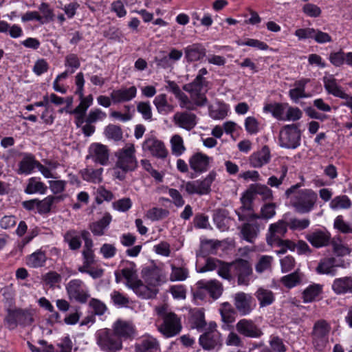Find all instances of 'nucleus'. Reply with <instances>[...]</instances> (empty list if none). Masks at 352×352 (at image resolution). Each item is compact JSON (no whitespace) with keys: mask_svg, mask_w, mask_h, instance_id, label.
Instances as JSON below:
<instances>
[{"mask_svg":"<svg viewBox=\"0 0 352 352\" xmlns=\"http://www.w3.org/2000/svg\"><path fill=\"white\" fill-rule=\"evenodd\" d=\"M74 83L76 87L74 93L80 100L79 104L72 111L75 116L74 122L78 128H81L82 132H95L96 123L103 121L107 118V113L99 108H95L86 115L87 109L93 104L94 98L91 94L84 96L85 80L82 72L76 74Z\"/></svg>","mask_w":352,"mask_h":352,"instance_id":"nucleus-1","label":"nucleus"},{"mask_svg":"<svg viewBox=\"0 0 352 352\" xmlns=\"http://www.w3.org/2000/svg\"><path fill=\"white\" fill-rule=\"evenodd\" d=\"M116 161L113 168V176L119 180L125 179L129 172L135 170L138 167L135 149L133 144H126L115 153Z\"/></svg>","mask_w":352,"mask_h":352,"instance_id":"nucleus-2","label":"nucleus"},{"mask_svg":"<svg viewBox=\"0 0 352 352\" xmlns=\"http://www.w3.org/2000/svg\"><path fill=\"white\" fill-rule=\"evenodd\" d=\"M299 186V184L291 186L286 190L285 195L289 197L290 195L295 193L291 199L292 206L298 213H308L314 208L318 195L316 192L311 189H302L295 192Z\"/></svg>","mask_w":352,"mask_h":352,"instance_id":"nucleus-3","label":"nucleus"},{"mask_svg":"<svg viewBox=\"0 0 352 352\" xmlns=\"http://www.w3.org/2000/svg\"><path fill=\"white\" fill-rule=\"evenodd\" d=\"M206 74V68L200 69L195 80L184 86V89L190 93L192 100L199 107L204 106L207 103L206 96L202 93L204 87H206V80L204 77Z\"/></svg>","mask_w":352,"mask_h":352,"instance_id":"nucleus-4","label":"nucleus"},{"mask_svg":"<svg viewBox=\"0 0 352 352\" xmlns=\"http://www.w3.org/2000/svg\"><path fill=\"white\" fill-rule=\"evenodd\" d=\"M157 314L162 318L163 324L158 328L159 331L167 338L178 334L181 329L179 319L173 312H169L166 306L156 308Z\"/></svg>","mask_w":352,"mask_h":352,"instance_id":"nucleus-5","label":"nucleus"},{"mask_svg":"<svg viewBox=\"0 0 352 352\" xmlns=\"http://www.w3.org/2000/svg\"><path fill=\"white\" fill-rule=\"evenodd\" d=\"M96 343L104 352H118L122 349V340L108 329L96 333Z\"/></svg>","mask_w":352,"mask_h":352,"instance_id":"nucleus-6","label":"nucleus"},{"mask_svg":"<svg viewBox=\"0 0 352 352\" xmlns=\"http://www.w3.org/2000/svg\"><path fill=\"white\" fill-rule=\"evenodd\" d=\"M34 312L27 309H9L5 321L10 329H15L18 325L26 327L34 321Z\"/></svg>","mask_w":352,"mask_h":352,"instance_id":"nucleus-7","label":"nucleus"},{"mask_svg":"<svg viewBox=\"0 0 352 352\" xmlns=\"http://www.w3.org/2000/svg\"><path fill=\"white\" fill-rule=\"evenodd\" d=\"M331 325L326 320H317L313 327L311 332L312 343L317 350H322L329 342Z\"/></svg>","mask_w":352,"mask_h":352,"instance_id":"nucleus-8","label":"nucleus"},{"mask_svg":"<svg viewBox=\"0 0 352 352\" xmlns=\"http://www.w3.org/2000/svg\"><path fill=\"white\" fill-rule=\"evenodd\" d=\"M216 178V173L210 172L203 180H195L192 182H183L181 186L189 195L197 194L204 195L208 194L210 190V186Z\"/></svg>","mask_w":352,"mask_h":352,"instance_id":"nucleus-9","label":"nucleus"},{"mask_svg":"<svg viewBox=\"0 0 352 352\" xmlns=\"http://www.w3.org/2000/svg\"><path fill=\"white\" fill-rule=\"evenodd\" d=\"M66 291L69 298L84 304L89 298V294L85 283L80 279H72L66 285Z\"/></svg>","mask_w":352,"mask_h":352,"instance_id":"nucleus-10","label":"nucleus"},{"mask_svg":"<svg viewBox=\"0 0 352 352\" xmlns=\"http://www.w3.org/2000/svg\"><path fill=\"white\" fill-rule=\"evenodd\" d=\"M241 199L242 206L236 211L239 220L243 221L259 218V216L254 214L252 210V192L246 191Z\"/></svg>","mask_w":352,"mask_h":352,"instance_id":"nucleus-11","label":"nucleus"},{"mask_svg":"<svg viewBox=\"0 0 352 352\" xmlns=\"http://www.w3.org/2000/svg\"><path fill=\"white\" fill-rule=\"evenodd\" d=\"M235 274L238 278V284L248 285L252 274V268L250 263L244 259H238L232 262Z\"/></svg>","mask_w":352,"mask_h":352,"instance_id":"nucleus-12","label":"nucleus"},{"mask_svg":"<svg viewBox=\"0 0 352 352\" xmlns=\"http://www.w3.org/2000/svg\"><path fill=\"white\" fill-rule=\"evenodd\" d=\"M288 227V222L284 220H279L274 223H272L269 227L267 234V243L273 246L277 243H280V239L282 236H285Z\"/></svg>","mask_w":352,"mask_h":352,"instance_id":"nucleus-13","label":"nucleus"},{"mask_svg":"<svg viewBox=\"0 0 352 352\" xmlns=\"http://www.w3.org/2000/svg\"><path fill=\"white\" fill-rule=\"evenodd\" d=\"M112 331L122 340L131 339L135 334V328L131 322L123 320H116L112 325Z\"/></svg>","mask_w":352,"mask_h":352,"instance_id":"nucleus-14","label":"nucleus"},{"mask_svg":"<svg viewBox=\"0 0 352 352\" xmlns=\"http://www.w3.org/2000/svg\"><path fill=\"white\" fill-rule=\"evenodd\" d=\"M237 332L245 337L258 338L263 335L261 329L251 320L241 319L236 324Z\"/></svg>","mask_w":352,"mask_h":352,"instance_id":"nucleus-15","label":"nucleus"},{"mask_svg":"<svg viewBox=\"0 0 352 352\" xmlns=\"http://www.w3.org/2000/svg\"><path fill=\"white\" fill-rule=\"evenodd\" d=\"M87 157L101 165H107L109 160V151L105 145L100 143H93L89 148Z\"/></svg>","mask_w":352,"mask_h":352,"instance_id":"nucleus-16","label":"nucleus"},{"mask_svg":"<svg viewBox=\"0 0 352 352\" xmlns=\"http://www.w3.org/2000/svg\"><path fill=\"white\" fill-rule=\"evenodd\" d=\"M183 56L182 50L173 48L167 55L162 57H155V63L158 67L164 69H170L173 68L174 65L179 61Z\"/></svg>","mask_w":352,"mask_h":352,"instance_id":"nucleus-17","label":"nucleus"},{"mask_svg":"<svg viewBox=\"0 0 352 352\" xmlns=\"http://www.w3.org/2000/svg\"><path fill=\"white\" fill-rule=\"evenodd\" d=\"M324 87L327 94L335 97L345 99L347 97L342 87L338 84L333 74L325 73L322 78Z\"/></svg>","mask_w":352,"mask_h":352,"instance_id":"nucleus-18","label":"nucleus"},{"mask_svg":"<svg viewBox=\"0 0 352 352\" xmlns=\"http://www.w3.org/2000/svg\"><path fill=\"white\" fill-rule=\"evenodd\" d=\"M209 116L213 120H223L228 116L230 105L222 100H217L208 106Z\"/></svg>","mask_w":352,"mask_h":352,"instance_id":"nucleus-19","label":"nucleus"},{"mask_svg":"<svg viewBox=\"0 0 352 352\" xmlns=\"http://www.w3.org/2000/svg\"><path fill=\"white\" fill-rule=\"evenodd\" d=\"M199 344L205 350H212L221 345V334L217 331H211L199 337Z\"/></svg>","mask_w":352,"mask_h":352,"instance_id":"nucleus-20","label":"nucleus"},{"mask_svg":"<svg viewBox=\"0 0 352 352\" xmlns=\"http://www.w3.org/2000/svg\"><path fill=\"white\" fill-rule=\"evenodd\" d=\"M175 124L186 131H190L197 124V116L192 113H176L173 116Z\"/></svg>","mask_w":352,"mask_h":352,"instance_id":"nucleus-21","label":"nucleus"},{"mask_svg":"<svg viewBox=\"0 0 352 352\" xmlns=\"http://www.w3.org/2000/svg\"><path fill=\"white\" fill-rule=\"evenodd\" d=\"M137 95V88L131 86L129 88H121L113 90L111 94V98L114 104L125 102L132 100Z\"/></svg>","mask_w":352,"mask_h":352,"instance_id":"nucleus-22","label":"nucleus"},{"mask_svg":"<svg viewBox=\"0 0 352 352\" xmlns=\"http://www.w3.org/2000/svg\"><path fill=\"white\" fill-rule=\"evenodd\" d=\"M234 305L241 315L249 314L252 310L251 305L252 297L244 292H238L234 295Z\"/></svg>","mask_w":352,"mask_h":352,"instance_id":"nucleus-23","label":"nucleus"},{"mask_svg":"<svg viewBox=\"0 0 352 352\" xmlns=\"http://www.w3.org/2000/svg\"><path fill=\"white\" fill-rule=\"evenodd\" d=\"M212 159L202 153H196L189 159V164L193 170L197 173L205 172L209 167Z\"/></svg>","mask_w":352,"mask_h":352,"instance_id":"nucleus-24","label":"nucleus"},{"mask_svg":"<svg viewBox=\"0 0 352 352\" xmlns=\"http://www.w3.org/2000/svg\"><path fill=\"white\" fill-rule=\"evenodd\" d=\"M143 149L148 151L151 155L159 158H164L167 155L163 142L155 138L146 140L143 144Z\"/></svg>","mask_w":352,"mask_h":352,"instance_id":"nucleus-25","label":"nucleus"},{"mask_svg":"<svg viewBox=\"0 0 352 352\" xmlns=\"http://www.w3.org/2000/svg\"><path fill=\"white\" fill-rule=\"evenodd\" d=\"M271 155L269 148L264 146L261 150L253 153L249 157L250 164L254 168H261L270 162Z\"/></svg>","mask_w":352,"mask_h":352,"instance_id":"nucleus-26","label":"nucleus"},{"mask_svg":"<svg viewBox=\"0 0 352 352\" xmlns=\"http://www.w3.org/2000/svg\"><path fill=\"white\" fill-rule=\"evenodd\" d=\"M310 82L309 78H300L295 81L294 84V88L289 89V97L295 103L298 102L301 98H305L307 97V94L305 92L306 85Z\"/></svg>","mask_w":352,"mask_h":352,"instance_id":"nucleus-27","label":"nucleus"},{"mask_svg":"<svg viewBox=\"0 0 352 352\" xmlns=\"http://www.w3.org/2000/svg\"><path fill=\"white\" fill-rule=\"evenodd\" d=\"M330 239V234L322 230L311 232L306 235V239L317 248L327 245Z\"/></svg>","mask_w":352,"mask_h":352,"instance_id":"nucleus-28","label":"nucleus"},{"mask_svg":"<svg viewBox=\"0 0 352 352\" xmlns=\"http://www.w3.org/2000/svg\"><path fill=\"white\" fill-rule=\"evenodd\" d=\"M198 287L207 291L210 297L216 300L219 298L223 292L222 284L217 280H199Z\"/></svg>","mask_w":352,"mask_h":352,"instance_id":"nucleus-29","label":"nucleus"},{"mask_svg":"<svg viewBox=\"0 0 352 352\" xmlns=\"http://www.w3.org/2000/svg\"><path fill=\"white\" fill-rule=\"evenodd\" d=\"M288 103L271 102L265 104L263 111L265 113H270L273 118L278 120L283 121L286 108Z\"/></svg>","mask_w":352,"mask_h":352,"instance_id":"nucleus-30","label":"nucleus"},{"mask_svg":"<svg viewBox=\"0 0 352 352\" xmlns=\"http://www.w3.org/2000/svg\"><path fill=\"white\" fill-rule=\"evenodd\" d=\"M331 289L338 295L352 294V278L345 276L336 278L333 282Z\"/></svg>","mask_w":352,"mask_h":352,"instance_id":"nucleus-31","label":"nucleus"},{"mask_svg":"<svg viewBox=\"0 0 352 352\" xmlns=\"http://www.w3.org/2000/svg\"><path fill=\"white\" fill-rule=\"evenodd\" d=\"M184 53L188 62H195L206 56V49L201 44L195 43L185 47Z\"/></svg>","mask_w":352,"mask_h":352,"instance_id":"nucleus-32","label":"nucleus"},{"mask_svg":"<svg viewBox=\"0 0 352 352\" xmlns=\"http://www.w3.org/2000/svg\"><path fill=\"white\" fill-rule=\"evenodd\" d=\"M153 102L157 112L161 115H168L174 110V106L168 102L166 95L164 94L155 96Z\"/></svg>","mask_w":352,"mask_h":352,"instance_id":"nucleus-33","label":"nucleus"},{"mask_svg":"<svg viewBox=\"0 0 352 352\" xmlns=\"http://www.w3.org/2000/svg\"><path fill=\"white\" fill-rule=\"evenodd\" d=\"M329 60L335 67H340L342 65L344 62L352 67V52H347L345 54L342 50L336 52H331L329 54Z\"/></svg>","mask_w":352,"mask_h":352,"instance_id":"nucleus-34","label":"nucleus"},{"mask_svg":"<svg viewBox=\"0 0 352 352\" xmlns=\"http://www.w3.org/2000/svg\"><path fill=\"white\" fill-rule=\"evenodd\" d=\"M111 221V216L105 214L101 219L90 224L89 229L95 236H102L104 230L108 228Z\"/></svg>","mask_w":352,"mask_h":352,"instance_id":"nucleus-35","label":"nucleus"},{"mask_svg":"<svg viewBox=\"0 0 352 352\" xmlns=\"http://www.w3.org/2000/svg\"><path fill=\"white\" fill-rule=\"evenodd\" d=\"M47 190V187L44 183L41 182L36 177H31L28 181L25 192L29 195L36 193L44 195L46 193Z\"/></svg>","mask_w":352,"mask_h":352,"instance_id":"nucleus-36","label":"nucleus"},{"mask_svg":"<svg viewBox=\"0 0 352 352\" xmlns=\"http://www.w3.org/2000/svg\"><path fill=\"white\" fill-rule=\"evenodd\" d=\"M255 296L261 307L272 305L275 300L274 294L264 287H259L255 293Z\"/></svg>","mask_w":352,"mask_h":352,"instance_id":"nucleus-37","label":"nucleus"},{"mask_svg":"<svg viewBox=\"0 0 352 352\" xmlns=\"http://www.w3.org/2000/svg\"><path fill=\"white\" fill-rule=\"evenodd\" d=\"M279 141L282 147L296 148L299 145L300 133H279Z\"/></svg>","mask_w":352,"mask_h":352,"instance_id":"nucleus-38","label":"nucleus"},{"mask_svg":"<svg viewBox=\"0 0 352 352\" xmlns=\"http://www.w3.org/2000/svg\"><path fill=\"white\" fill-rule=\"evenodd\" d=\"M131 289H132L137 295L143 298H153L157 292L155 287H151L150 285H145L140 280Z\"/></svg>","mask_w":352,"mask_h":352,"instance_id":"nucleus-39","label":"nucleus"},{"mask_svg":"<svg viewBox=\"0 0 352 352\" xmlns=\"http://www.w3.org/2000/svg\"><path fill=\"white\" fill-rule=\"evenodd\" d=\"M64 241L72 250H78L81 246L80 233L75 230H69L64 234Z\"/></svg>","mask_w":352,"mask_h":352,"instance_id":"nucleus-40","label":"nucleus"},{"mask_svg":"<svg viewBox=\"0 0 352 352\" xmlns=\"http://www.w3.org/2000/svg\"><path fill=\"white\" fill-rule=\"evenodd\" d=\"M302 274L298 270L285 275L280 278L281 283L287 288L291 289L300 284L302 280Z\"/></svg>","mask_w":352,"mask_h":352,"instance_id":"nucleus-41","label":"nucleus"},{"mask_svg":"<svg viewBox=\"0 0 352 352\" xmlns=\"http://www.w3.org/2000/svg\"><path fill=\"white\" fill-rule=\"evenodd\" d=\"M38 162L36 161L32 155H26L19 163V172L21 174H30Z\"/></svg>","mask_w":352,"mask_h":352,"instance_id":"nucleus-42","label":"nucleus"},{"mask_svg":"<svg viewBox=\"0 0 352 352\" xmlns=\"http://www.w3.org/2000/svg\"><path fill=\"white\" fill-rule=\"evenodd\" d=\"M103 169L86 168L81 171L82 177L84 180L93 183H100L102 178Z\"/></svg>","mask_w":352,"mask_h":352,"instance_id":"nucleus-43","label":"nucleus"},{"mask_svg":"<svg viewBox=\"0 0 352 352\" xmlns=\"http://www.w3.org/2000/svg\"><path fill=\"white\" fill-rule=\"evenodd\" d=\"M322 287L318 284L308 286L302 293V298L305 302H310L316 299L321 294Z\"/></svg>","mask_w":352,"mask_h":352,"instance_id":"nucleus-44","label":"nucleus"},{"mask_svg":"<svg viewBox=\"0 0 352 352\" xmlns=\"http://www.w3.org/2000/svg\"><path fill=\"white\" fill-rule=\"evenodd\" d=\"M248 191L252 192V197L254 194L260 195L263 201L272 200L273 199L272 190L265 185L256 184L252 186Z\"/></svg>","mask_w":352,"mask_h":352,"instance_id":"nucleus-45","label":"nucleus"},{"mask_svg":"<svg viewBox=\"0 0 352 352\" xmlns=\"http://www.w3.org/2000/svg\"><path fill=\"white\" fill-rule=\"evenodd\" d=\"M46 261V256L42 251H37L32 253L26 258V263L31 267H39L44 265Z\"/></svg>","mask_w":352,"mask_h":352,"instance_id":"nucleus-46","label":"nucleus"},{"mask_svg":"<svg viewBox=\"0 0 352 352\" xmlns=\"http://www.w3.org/2000/svg\"><path fill=\"white\" fill-rule=\"evenodd\" d=\"M236 43L239 46H249L261 51H267L270 49L266 43L255 38H247L243 40H239Z\"/></svg>","mask_w":352,"mask_h":352,"instance_id":"nucleus-47","label":"nucleus"},{"mask_svg":"<svg viewBox=\"0 0 352 352\" xmlns=\"http://www.w3.org/2000/svg\"><path fill=\"white\" fill-rule=\"evenodd\" d=\"M333 258H327L321 261L317 267V272L320 274H325L335 276L337 274L336 265L333 264Z\"/></svg>","mask_w":352,"mask_h":352,"instance_id":"nucleus-48","label":"nucleus"},{"mask_svg":"<svg viewBox=\"0 0 352 352\" xmlns=\"http://www.w3.org/2000/svg\"><path fill=\"white\" fill-rule=\"evenodd\" d=\"M241 234L243 239L249 242H252L258 232V227L256 223H244L241 228Z\"/></svg>","mask_w":352,"mask_h":352,"instance_id":"nucleus-49","label":"nucleus"},{"mask_svg":"<svg viewBox=\"0 0 352 352\" xmlns=\"http://www.w3.org/2000/svg\"><path fill=\"white\" fill-rule=\"evenodd\" d=\"M351 206V202L346 195L336 197L330 202V207L333 210L348 209Z\"/></svg>","mask_w":352,"mask_h":352,"instance_id":"nucleus-50","label":"nucleus"},{"mask_svg":"<svg viewBox=\"0 0 352 352\" xmlns=\"http://www.w3.org/2000/svg\"><path fill=\"white\" fill-rule=\"evenodd\" d=\"M39 12L41 13V24L49 23L54 19V12L50 6L45 2H42L38 7Z\"/></svg>","mask_w":352,"mask_h":352,"instance_id":"nucleus-51","label":"nucleus"},{"mask_svg":"<svg viewBox=\"0 0 352 352\" xmlns=\"http://www.w3.org/2000/svg\"><path fill=\"white\" fill-rule=\"evenodd\" d=\"M65 67L72 73H74L80 67V58L76 54H69L65 58Z\"/></svg>","mask_w":352,"mask_h":352,"instance_id":"nucleus-52","label":"nucleus"},{"mask_svg":"<svg viewBox=\"0 0 352 352\" xmlns=\"http://www.w3.org/2000/svg\"><path fill=\"white\" fill-rule=\"evenodd\" d=\"M331 245L334 253L337 256H346L351 253V249L339 238H333L331 241Z\"/></svg>","mask_w":352,"mask_h":352,"instance_id":"nucleus-53","label":"nucleus"},{"mask_svg":"<svg viewBox=\"0 0 352 352\" xmlns=\"http://www.w3.org/2000/svg\"><path fill=\"white\" fill-rule=\"evenodd\" d=\"M170 281H184L188 276V270L185 267L171 265Z\"/></svg>","mask_w":352,"mask_h":352,"instance_id":"nucleus-54","label":"nucleus"},{"mask_svg":"<svg viewBox=\"0 0 352 352\" xmlns=\"http://www.w3.org/2000/svg\"><path fill=\"white\" fill-rule=\"evenodd\" d=\"M158 349L159 342L153 337H148L144 339L139 346V350L141 352H151L153 350H157Z\"/></svg>","mask_w":352,"mask_h":352,"instance_id":"nucleus-55","label":"nucleus"},{"mask_svg":"<svg viewBox=\"0 0 352 352\" xmlns=\"http://www.w3.org/2000/svg\"><path fill=\"white\" fill-rule=\"evenodd\" d=\"M137 111L142 115V117L144 120H152V107L148 101L139 102L137 104Z\"/></svg>","mask_w":352,"mask_h":352,"instance_id":"nucleus-56","label":"nucleus"},{"mask_svg":"<svg viewBox=\"0 0 352 352\" xmlns=\"http://www.w3.org/2000/svg\"><path fill=\"white\" fill-rule=\"evenodd\" d=\"M310 225L309 219L292 218L288 221V226L292 230L301 231L307 228Z\"/></svg>","mask_w":352,"mask_h":352,"instance_id":"nucleus-57","label":"nucleus"},{"mask_svg":"<svg viewBox=\"0 0 352 352\" xmlns=\"http://www.w3.org/2000/svg\"><path fill=\"white\" fill-rule=\"evenodd\" d=\"M302 111L296 107H292L288 104L286 108L283 121H297L302 118Z\"/></svg>","mask_w":352,"mask_h":352,"instance_id":"nucleus-58","label":"nucleus"},{"mask_svg":"<svg viewBox=\"0 0 352 352\" xmlns=\"http://www.w3.org/2000/svg\"><path fill=\"white\" fill-rule=\"evenodd\" d=\"M169 214L168 210L161 208H153L146 212V217L151 221H159L166 218Z\"/></svg>","mask_w":352,"mask_h":352,"instance_id":"nucleus-59","label":"nucleus"},{"mask_svg":"<svg viewBox=\"0 0 352 352\" xmlns=\"http://www.w3.org/2000/svg\"><path fill=\"white\" fill-rule=\"evenodd\" d=\"M273 257L270 256H262L255 266L256 271L258 273H263L271 268Z\"/></svg>","mask_w":352,"mask_h":352,"instance_id":"nucleus-60","label":"nucleus"},{"mask_svg":"<svg viewBox=\"0 0 352 352\" xmlns=\"http://www.w3.org/2000/svg\"><path fill=\"white\" fill-rule=\"evenodd\" d=\"M213 221L216 224L217 227L221 231H225L228 230V219L223 211H216L213 215Z\"/></svg>","mask_w":352,"mask_h":352,"instance_id":"nucleus-61","label":"nucleus"},{"mask_svg":"<svg viewBox=\"0 0 352 352\" xmlns=\"http://www.w3.org/2000/svg\"><path fill=\"white\" fill-rule=\"evenodd\" d=\"M172 151L176 155H182L185 151L182 138L178 135H175L170 140Z\"/></svg>","mask_w":352,"mask_h":352,"instance_id":"nucleus-62","label":"nucleus"},{"mask_svg":"<svg viewBox=\"0 0 352 352\" xmlns=\"http://www.w3.org/2000/svg\"><path fill=\"white\" fill-rule=\"evenodd\" d=\"M49 67V63L45 59L38 58L36 60L32 67V72L35 75L40 76L46 73L48 71Z\"/></svg>","mask_w":352,"mask_h":352,"instance_id":"nucleus-63","label":"nucleus"},{"mask_svg":"<svg viewBox=\"0 0 352 352\" xmlns=\"http://www.w3.org/2000/svg\"><path fill=\"white\" fill-rule=\"evenodd\" d=\"M121 274L126 280V285L130 288H131L139 280L135 272L132 269H122L121 270Z\"/></svg>","mask_w":352,"mask_h":352,"instance_id":"nucleus-64","label":"nucleus"}]
</instances>
